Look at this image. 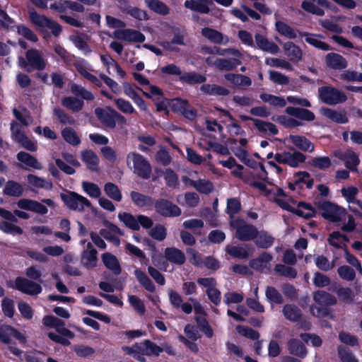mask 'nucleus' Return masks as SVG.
Here are the masks:
<instances>
[{
  "label": "nucleus",
  "mask_w": 362,
  "mask_h": 362,
  "mask_svg": "<svg viewBox=\"0 0 362 362\" xmlns=\"http://www.w3.org/2000/svg\"><path fill=\"white\" fill-rule=\"evenodd\" d=\"M220 163L223 167L228 169H232L233 168L236 167V168L239 169V171L233 170L231 172L232 175L236 177L243 178V170L244 169V167L242 165L237 163L233 157H229L226 160H221Z\"/></svg>",
  "instance_id": "nucleus-52"
},
{
  "label": "nucleus",
  "mask_w": 362,
  "mask_h": 362,
  "mask_svg": "<svg viewBox=\"0 0 362 362\" xmlns=\"http://www.w3.org/2000/svg\"><path fill=\"white\" fill-rule=\"evenodd\" d=\"M164 256L172 264L181 266L186 262L185 253L174 247H168L165 249Z\"/></svg>",
  "instance_id": "nucleus-22"
},
{
  "label": "nucleus",
  "mask_w": 362,
  "mask_h": 362,
  "mask_svg": "<svg viewBox=\"0 0 362 362\" xmlns=\"http://www.w3.org/2000/svg\"><path fill=\"white\" fill-rule=\"evenodd\" d=\"M132 160L134 165V173L140 178L148 180L152 173L151 163L144 156L136 152H130L127 156V162Z\"/></svg>",
  "instance_id": "nucleus-7"
},
{
  "label": "nucleus",
  "mask_w": 362,
  "mask_h": 362,
  "mask_svg": "<svg viewBox=\"0 0 362 362\" xmlns=\"http://www.w3.org/2000/svg\"><path fill=\"white\" fill-rule=\"evenodd\" d=\"M272 255L267 252H263L259 255V256L257 258L252 259L249 265L253 269L263 272L264 269L267 267V264L272 260Z\"/></svg>",
  "instance_id": "nucleus-30"
},
{
  "label": "nucleus",
  "mask_w": 362,
  "mask_h": 362,
  "mask_svg": "<svg viewBox=\"0 0 362 362\" xmlns=\"http://www.w3.org/2000/svg\"><path fill=\"white\" fill-rule=\"evenodd\" d=\"M265 296L268 302L273 305H281L284 303V297L281 293L274 286H268L266 288Z\"/></svg>",
  "instance_id": "nucleus-47"
},
{
  "label": "nucleus",
  "mask_w": 362,
  "mask_h": 362,
  "mask_svg": "<svg viewBox=\"0 0 362 362\" xmlns=\"http://www.w3.org/2000/svg\"><path fill=\"white\" fill-rule=\"evenodd\" d=\"M320 100L329 105H334L346 102V95L341 90L332 86H321L318 88Z\"/></svg>",
  "instance_id": "nucleus-10"
},
{
  "label": "nucleus",
  "mask_w": 362,
  "mask_h": 362,
  "mask_svg": "<svg viewBox=\"0 0 362 362\" xmlns=\"http://www.w3.org/2000/svg\"><path fill=\"white\" fill-rule=\"evenodd\" d=\"M97 250L95 249L91 243H88L87 250H84L82 255V260L85 261L84 264L88 267H95L97 262Z\"/></svg>",
  "instance_id": "nucleus-46"
},
{
  "label": "nucleus",
  "mask_w": 362,
  "mask_h": 362,
  "mask_svg": "<svg viewBox=\"0 0 362 362\" xmlns=\"http://www.w3.org/2000/svg\"><path fill=\"white\" fill-rule=\"evenodd\" d=\"M130 197L134 204L139 208H151L153 206L155 202L152 197L135 191L131 192Z\"/></svg>",
  "instance_id": "nucleus-27"
},
{
  "label": "nucleus",
  "mask_w": 362,
  "mask_h": 362,
  "mask_svg": "<svg viewBox=\"0 0 362 362\" xmlns=\"http://www.w3.org/2000/svg\"><path fill=\"white\" fill-rule=\"evenodd\" d=\"M54 115L57 117L59 122L62 124H71L74 125L76 123V120L71 115L67 114L64 110L55 107L53 110Z\"/></svg>",
  "instance_id": "nucleus-59"
},
{
  "label": "nucleus",
  "mask_w": 362,
  "mask_h": 362,
  "mask_svg": "<svg viewBox=\"0 0 362 362\" xmlns=\"http://www.w3.org/2000/svg\"><path fill=\"white\" fill-rule=\"evenodd\" d=\"M285 111L288 115L303 121L311 122L315 119V114L305 108L288 106Z\"/></svg>",
  "instance_id": "nucleus-23"
},
{
  "label": "nucleus",
  "mask_w": 362,
  "mask_h": 362,
  "mask_svg": "<svg viewBox=\"0 0 362 362\" xmlns=\"http://www.w3.org/2000/svg\"><path fill=\"white\" fill-rule=\"evenodd\" d=\"M104 191L110 199L116 202H120L122 199V195L118 186L112 182L105 183Z\"/></svg>",
  "instance_id": "nucleus-53"
},
{
  "label": "nucleus",
  "mask_w": 362,
  "mask_h": 362,
  "mask_svg": "<svg viewBox=\"0 0 362 362\" xmlns=\"http://www.w3.org/2000/svg\"><path fill=\"white\" fill-rule=\"evenodd\" d=\"M171 110L174 112H180L182 115L189 120H194L197 116L196 109L191 107L187 100L176 98L173 100Z\"/></svg>",
  "instance_id": "nucleus-13"
},
{
  "label": "nucleus",
  "mask_w": 362,
  "mask_h": 362,
  "mask_svg": "<svg viewBox=\"0 0 362 362\" xmlns=\"http://www.w3.org/2000/svg\"><path fill=\"white\" fill-rule=\"evenodd\" d=\"M23 192V186L19 182L14 180L7 181L3 190L4 194L16 197L22 196Z\"/></svg>",
  "instance_id": "nucleus-41"
},
{
  "label": "nucleus",
  "mask_w": 362,
  "mask_h": 362,
  "mask_svg": "<svg viewBox=\"0 0 362 362\" xmlns=\"http://www.w3.org/2000/svg\"><path fill=\"white\" fill-rule=\"evenodd\" d=\"M180 81L189 86L203 83L206 81V77L195 71L184 72L179 78Z\"/></svg>",
  "instance_id": "nucleus-33"
},
{
  "label": "nucleus",
  "mask_w": 362,
  "mask_h": 362,
  "mask_svg": "<svg viewBox=\"0 0 362 362\" xmlns=\"http://www.w3.org/2000/svg\"><path fill=\"white\" fill-rule=\"evenodd\" d=\"M94 113L97 119L106 128L113 129L117 124L123 125L127 123L126 118L110 106L105 108L96 107Z\"/></svg>",
  "instance_id": "nucleus-3"
},
{
  "label": "nucleus",
  "mask_w": 362,
  "mask_h": 362,
  "mask_svg": "<svg viewBox=\"0 0 362 362\" xmlns=\"http://www.w3.org/2000/svg\"><path fill=\"white\" fill-rule=\"evenodd\" d=\"M259 98L263 102L268 103L269 105L275 107H284L286 105L285 99L281 96L262 93L259 95Z\"/></svg>",
  "instance_id": "nucleus-51"
},
{
  "label": "nucleus",
  "mask_w": 362,
  "mask_h": 362,
  "mask_svg": "<svg viewBox=\"0 0 362 362\" xmlns=\"http://www.w3.org/2000/svg\"><path fill=\"white\" fill-rule=\"evenodd\" d=\"M226 252L233 257L245 259L249 257L248 252L242 247L238 246H227Z\"/></svg>",
  "instance_id": "nucleus-63"
},
{
  "label": "nucleus",
  "mask_w": 362,
  "mask_h": 362,
  "mask_svg": "<svg viewBox=\"0 0 362 362\" xmlns=\"http://www.w3.org/2000/svg\"><path fill=\"white\" fill-rule=\"evenodd\" d=\"M289 139L298 149L305 152H313L314 144L305 136L300 135H289Z\"/></svg>",
  "instance_id": "nucleus-31"
},
{
  "label": "nucleus",
  "mask_w": 362,
  "mask_h": 362,
  "mask_svg": "<svg viewBox=\"0 0 362 362\" xmlns=\"http://www.w3.org/2000/svg\"><path fill=\"white\" fill-rule=\"evenodd\" d=\"M200 90L209 95L226 96L230 94L228 88L217 84H203L200 87Z\"/></svg>",
  "instance_id": "nucleus-34"
},
{
  "label": "nucleus",
  "mask_w": 362,
  "mask_h": 362,
  "mask_svg": "<svg viewBox=\"0 0 362 362\" xmlns=\"http://www.w3.org/2000/svg\"><path fill=\"white\" fill-rule=\"evenodd\" d=\"M83 191L92 198H98L101 194V190L95 183L83 181L82 182Z\"/></svg>",
  "instance_id": "nucleus-61"
},
{
  "label": "nucleus",
  "mask_w": 362,
  "mask_h": 362,
  "mask_svg": "<svg viewBox=\"0 0 362 362\" xmlns=\"http://www.w3.org/2000/svg\"><path fill=\"white\" fill-rule=\"evenodd\" d=\"M65 325L64 321L59 319V322H57V325H55L54 328L59 334L49 332L47 333V336L52 341L64 346H68L71 344L69 339H74L75 334L73 332L66 328Z\"/></svg>",
  "instance_id": "nucleus-12"
},
{
  "label": "nucleus",
  "mask_w": 362,
  "mask_h": 362,
  "mask_svg": "<svg viewBox=\"0 0 362 362\" xmlns=\"http://www.w3.org/2000/svg\"><path fill=\"white\" fill-rule=\"evenodd\" d=\"M326 65L334 70H341L347 67L346 59L339 54L329 52L325 57Z\"/></svg>",
  "instance_id": "nucleus-20"
},
{
  "label": "nucleus",
  "mask_w": 362,
  "mask_h": 362,
  "mask_svg": "<svg viewBox=\"0 0 362 362\" xmlns=\"http://www.w3.org/2000/svg\"><path fill=\"white\" fill-rule=\"evenodd\" d=\"M321 113L325 117L338 124H346L349 122V119L345 113L328 107H322Z\"/></svg>",
  "instance_id": "nucleus-36"
},
{
  "label": "nucleus",
  "mask_w": 362,
  "mask_h": 362,
  "mask_svg": "<svg viewBox=\"0 0 362 362\" xmlns=\"http://www.w3.org/2000/svg\"><path fill=\"white\" fill-rule=\"evenodd\" d=\"M63 106L73 112H79L83 107L84 103L82 100L75 97H64L62 100Z\"/></svg>",
  "instance_id": "nucleus-49"
},
{
  "label": "nucleus",
  "mask_w": 362,
  "mask_h": 362,
  "mask_svg": "<svg viewBox=\"0 0 362 362\" xmlns=\"http://www.w3.org/2000/svg\"><path fill=\"white\" fill-rule=\"evenodd\" d=\"M273 157L277 163L287 165L294 168H298L300 163H305L306 160V156L296 150H294L293 152L284 151L281 153H276L275 155L271 152L267 156V159Z\"/></svg>",
  "instance_id": "nucleus-5"
},
{
  "label": "nucleus",
  "mask_w": 362,
  "mask_h": 362,
  "mask_svg": "<svg viewBox=\"0 0 362 362\" xmlns=\"http://www.w3.org/2000/svg\"><path fill=\"white\" fill-rule=\"evenodd\" d=\"M60 198L71 210L81 212L85 206H91L90 202L87 198L73 191L65 190V192L60 194Z\"/></svg>",
  "instance_id": "nucleus-9"
},
{
  "label": "nucleus",
  "mask_w": 362,
  "mask_h": 362,
  "mask_svg": "<svg viewBox=\"0 0 362 362\" xmlns=\"http://www.w3.org/2000/svg\"><path fill=\"white\" fill-rule=\"evenodd\" d=\"M338 356L341 362H358L352 351L347 347L339 346L337 347Z\"/></svg>",
  "instance_id": "nucleus-62"
},
{
  "label": "nucleus",
  "mask_w": 362,
  "mask_h": 362,
  "mask_svg": "<svg viewBox=\"0 0 362 362\" xmlns=\"http://www.w3.org/2000/svg\"><path fill=\"white\" fill-rule=\"evenodd\" d=\"M0 230L6 234L22 235L23 233V230L20 226L5 221L0 222Z\"/></svg>",
  "instance_id": "nucleus-64"
},
{
  "label": "nucleus",
  "mask_w": 362,
  "mask_h": 362,
  "mask_svg": "<svg viewBox=\"0 0 362 362\" xmlns=\"http://www.w3.org/2000/svg\"><path fill=\"white\" fill-rule=\"evenodd\" d=\"M124 11L126 14L129 15L138 21H147L150 18L146 11L138 7L129 6L124 8Z\"/></svg>",
  "instance_id": "nucleus-54"
},
{
  "label": "nucleus",
  "mask_w": 362,
  "mask_h": 362,
  "mask_svg": "<svg viewBox=\"0 0 362 362\" xmlns=\"http://www.w3.org/2000/svg\"><path fill=\"white\" fill-rule=\"evenodd\" d=\"M134 275L139 283L148 292L154 293L156 286L148 275L139 269L134 270Z\"/></svg>",
  "instance_id": "nucleus-39"
},
{
  "label": "nucleus",
  "mask_w": 362,
  "mask_h": 362,
  "mask_svg": "<svg viewBox=\"0 0 362 362\" xmlns=\"http://www.w3.org/2000/svg\"><path fill=\"white\" fill-rule=\"evenodd\" d=\"M334 291L337 293L338 297L341 301L347 304H351L353 303L355 295L350 288L340 287Z\"/></svg>",
  "instance_id": "nucleus-58"
},
{
  "label": "nucleus",
  "mask_w": 362,
  "mask_h": 362,
  "mask_svg": "<svg viewBox=\"0 0 362 362\" xmlns=\"http://www.w3.org/2000/svg\"><path fill=\"white\" fill-rule=\"evenodd\" d=\"M14 125L18 126V124L13 121L11 124V130L14 136L15 140L26 150L32 152L36 151L37 149L36 144L33 143L21 129H15Z\"/></svg>",
  "instance_id": "nucleus-15"
},
{
  "label": "nucleus",
  "mask_w": 362,
  "mask_h": 362,
  "mask_svg": "<svg viewBox=\"0 0 362 362\" xmlns=\"http://www.w3.org/2000/svg\"><path fill=\"white\" fill-rule=\"evenodd\" d=\"M274 271L279 275L284 277L295 279L297 276V271L296 269L282 264H276L274 267Z\"/></svg>",
  "instance_id": "nucleus-60"
},
{
  "label": "nucleus",
  "mask_w": 362,
  "mask_h": 362,
  "mask_svg": "<svg viewBox=\"0 0 362 362\" xmlns=\"http://www.w3.org/2000/svg\"><path fill=\"white\" fill-rule=\"evenodd\" d=\"M146 6L153 12L161 16L170 13V8L160 0H144Z\"/></svg>",
  "instance_id": "nucleus-37"
},
{
  "label": "nucleus",
  "mask_w": 362,
  "mask_h": 362,
  "mask_svg": "<svg viewBox=\"0 0 362 362\" xmlns=\"http://www.w3.org/2000/svg\"><path fill=\"white\" fill-rule=\"evenodd\" d=\"M16 158L18 161L23 163L28 167L37 170H41L42 166L37 159L31 154L25 151H20L17 153Z\"/></svg>",
  "instance_id": "nucleus-38"
},
{
  "label": "nucleus",
  "mask_w": 362,
  "mask_h": 362,
  "mask_svg": "<svg viewBox=\"0 0 362 362\" xmlns=\"http://www.w3.org/2000/svg\"><path fill=\"white\" fill-rule=\"evenodd\" d=\"M239 117L243 122L252 121L254 125L259 132L265 133L269 132L273 136H275L279 133L278 128L272 122L262 121L245 115H240Z\"/></svg>",
  "instance_id": "nucleus-16"
},
{
  "label": "nucleus",
  "mask_w": 362,
  "mask_h": 362,
  "mask_svg": "<svg viewBox=\"0 0 362 362\" xmlns=\"http://www.w3.org/2000/svg\"><path fill=\"white\" fill-rule=\"evenodd\" d=\"M287 347L291 354L302 358H305L308 354L305 346L298 339H290L287 342Z\"/></svg>",
  "instance_id": "nucleus-28"
},
{
  "label": "nucleus",
  "mask_w": 362,
  "mask_h": 362,
  "mask_svg": "<svg viewBox=\"0 0 362 362\" xmlns=\"http://www.w3.org/2000/svg\"><path fill=\"white\" fill-rule=\"evenodd\" d=\"M283 48L289 61L293 63H298L302 59V49L294 42L291 41L286 42L283 45Z\"/></svg>",
  "instance_id": "nucleus-24"
},
{
  "label": "nucleus",
  "mask_w": 362,
  "mask_h": 362,
  "mask_svg": "<svg viewBox=\"0 0 362 362\" xmlns=\"http://www.w3.org/2000/svg\"><path fill=\"white\" fill-rule=\"evenodd\" d=\"M241 64L242 61L235 57L228 59L220 58L217 59L214 62L216 67L221 71H233Z\"/></svg>",
  "instance_id": "nucleus-35"
},
{
  "label": "nucleus",
  "mask_w": 362,
  "mask_h": 362,
  "mask_svg": "<svg viewBox=\"0 0 362 362\" xmlns=\"http://www.w3.org/2000/svg\"><path fill=\"white\" fill-rule=\"evenodd\" d=\"M230 226L235 229V237L240 241L253 240L259 233L255 226L246 223L245 220L240 218L230 220Z\"/></svg>",
  "instance_id": "nucleus-6"
},
{
  "label": "nucleus",
  "mask_w": 362,
  "mask_h": 362,
  "mask_svg": "<svg viewBox=\"0 0 362 362\" xmlns=\"http://www.w3.org/2000/svg\"><path fill=\"white\" fill-rule=\"evenodd\" d=\"M224 78L235 86L248 87L252 85L251 78L245 75L228 73L224 75Z\"/></svg>",
  "instance_id": "nucleus-40"
},
{
  "label": "nucleus",
  "mask_w": 362,
  "mask_h": 362,
  "mask_svg": "<svg viewBox=\"0 0 362 362\" xmlns=\"http://www.w3.org/2000/svg\"><path fill=\"white\" fill-rule=\"evenodd\" d=\"M17 206L23 210L30 211L41 215L47 214L48 209L46 206L37 201L30 199H21L17 202Z\"/></svg>",
  "instance_id": "nucleus-18"
},
{
  "label": "nucleus",
  "mask_w": 362,
  "mask_h": 362,
  "mask_svg": "<svg viewBox=\"0 0 362 362\" xmlns=\"http://www.w3.org/2000/svg\"><path fill=\"white\" fill-rule=\"evenodd\" d=\"M153 207L159 216L165 218L178 217L182 214L181 209L167 199L159 198L155 200Z\"/></svg>",
  "instance_id": "nucleus-11"
},
{
  "label": "nucleus",
  "mask_w": 362,
  "mask_h": 362,
  "mask_svg": "<svg viewBox=\"0 0 362 362\" xmlns=\"http://www.w3.org/2000/svg\"><path fill=\"white\" fill-rule=\"evenodd\" d=\"M63 139L72 146H77L81 143V139L76 132L71 127H65L62 131Z\"/></svg>",
  "instance_id": "nucleus-55"
},
{
  "label": "nucleus",
  "mask_w": 362,
  "mask_h": 362,
  "mask_svg": "<svg viewBox=\"0 0 362 362\" xmlns=\"http://www.w3.org/2000/svg\"><path fill=\"white\" fill-rule=\"evenodd\" d=\"M164 180L168 187L172 189H177L179 187L180 183L178 176L173 169L166 168L165 170Z\"/></svg>",
  "instance_id": "nucleus-56"
},
{
  "label": "nucleus",
  "mask_w": 362,
  "mask_h": 362,
  "mask_svg": "<svg viewBox=\"0 0 362 362\" xmlns=\"http://www.w3.org/2000/svg\"><path fill=\"white\" fill-rule=\"evenodd\" d=\"M118 218L126 227L132 230H139L140 229V226L138 224V216L136 218L130 213L120 212L118 214Z\"/></svg>",
  "instance_id": "nucleus-42"
},
{
  "label": "nucleus",
  "mask_w": 362,
  "mask_h": 362,
  "mask_svg": "<svg viewBox=\"0 0 362 362\" xmlns=\"http://www.w3.org/2000/svg\"><path fill=\"white\" fill-rule=\"evenodd\" d=\"M313 299L320 307L315 308L316 312L313 308L311 310L314 315L319 317L328 316L331 313L329 306L335 305L337 302L334 296L325 291H315L313 294Z\"/></svg>",
  "instance_id": "nucleus-4"
},
{
  "label": "nucleus",
  "mask_w": 362,
  "mask_h": 362,
  "mask_svg": "<svg viewBox=\"0 0 362 362\" xmlns=\"http://www.w3.org/2000/svg\"><path fill=\"white\" fill-rule=\"evenodd\" d=\"M334 156L340 160L344 162V165L347 169L352 172L357 171V166L360 163L358 156L351 150L346 151H335Z\"/></svg>",
  "instance_id": "nucleus-14"
},
{
  "label": "nucleus",
  "mask_w": 362,
  "mask_h": 362,
  "mask_svg": "<svg viewBox=\"0 0 362 362\" xmlns=\"http://www.w3.org/2000/svg\"><path fill=\"white\" fill-rule=\"evenodd\" d=\"M316 2L318 5L329 8L330 2L328 0H310V1H303L301 3V8L306 12L318 16H323L325 11L322 8L315 6L313 3Z\"/></svg>",
  "instance_id": "nucleus-19"
},
{
  "label": "nucleus",
  "mask_w": 362,
  "mask_h": 362,
  "mask_svg": "<svg viewBox=\"0 0 362 362\" xmlns=\"http://www.w3.org/2000/svg\"><path fill=\"white\" fill-rule=\"evenodd\" d=\"M134 347L138 353L148 356H158L163 351V349L150 339H145L140 344H135Z\"/></svg>",
  "instance_id": "nucleus-17"
},
{
  "label": "nucleus",
  "mask_w": 362,
  "mask_h": 362,
  "mask_svg": "<svg viewBox=\"0 0 362 362\" xmlns=\"http://www.w3.org/2000/svg\"><path fill=\"white\" fill-rule=\"evenodd\" d=\"M301 37H305V42L313 46L315 48L323 51L332 50V47L325 42L317 40L315 37H322L320 35H316L313 33H310L307 32L300 33Z\"/></svg>",
  "instance_id": "nucleus-32"
},
{
  "label": "nucleus",
  "mask_w": 362,
  "mask_h": 362,
  "mask_svg": "<svg viewBox=\"0 0 362 362\" xmlns=\"http://www.w3.org/2000/svg\"><path fill=\"white\" fill-rule=\"evenodd\" d=\"M102 261L105 267L115 275H119L122 272V268L116 256L110 252L102 255Z\"/></svg>",
  "instance_id": "nucleus-26"
},
{
  "label": "nucleus",
  "mask_w": 362,
  "mask_h": 362,
  "mask_svg": "<svg viewBox=\"0 0 362 362\" xmlns=\"http://www.w3.org/2000/svg\"><path fill=\"white\" fill-rule=\"evenodd\" d=\"M25 58L18 57L19 66L27 73L33 71H42L46 68L47 62L41 52L37 49H30L25 52Z\"/></svg>",
  "instance_id": "nucleus-2"
},
{
  "label": "nucleus",
  "mask_w": 362,
  "mask_h": 362,
  "mask_svg": "<svg viewBox=\"0 0 362 362\" xmlns=\"http://www.w3.org/2000/svg\"><path fill=\"white\" fill-rule=\"evenodd\" d=\"M201 33L203 37L215 44L226 45L228 42L227 36H224L222 33L211 28H202Z\"/></svg>",
  "instance_id": "nucleus-21"
},
{
  "label": "nucleus",
  "mask_w": 362,
  "mask_h": 362,
  "mask_svg": "<svg viewBox=\"0 0 362 362\" xmlns=\"http://www.w3.org/2000/svg\"><path fill=\"white\" fill-rule=\"evenodd\" d=\"M28 13L30 22L36 25L39 30L42 33L44 38H49L51 36L45 30V28L51 30L52 34L54 37H58L61 35L62 27L57 21L47 18L45 15H40L33 8H29Z\"/></svg>",
  "instance_id": "nucleus-1"
},
{
  "label": "nucleus",
  "mask_w": 362,
  "mask_h": 362,
  "mask_svg": "<svg viewBox=\"0 0 362 362\" xmlns=\"http://www.w3.org/2000/svg\"><path fill=\"white\" fill-rule=\"evenodd\" d=\"M282 313L286 320L293 322H299L303 317L302 310L294 304L287 303L284 305Z\"/></svg>",
  "instance_id": "nucleus-29"
},
{
  "label": "nucleus",
  "mask_w": 362,
  "mask_h": 362,
  "mask_svg": "<svg viewBox=\"0 0 362 362\" xmlns=\"http://www.w3.org/2000/svg\"><path fill=\"white\" fill-rule=\"evenodd\" d=\"M275 29L281 35L288 39L293 40L297 37L296 31L287 23L277 21L275 23Z\"/></svg>",
  "instance_id": "nucleus-45"
},
{
  "label": "nucleus",
  "mask_w": 362,
  "mask_h": 362,
  "mask_svg": "<svg viewBox=\"0 0 362 362\" xmlns=\"http://www.w3.org/2000/svg\"><path fill=\"white\" fill-rule=\"evenodd\" d=\"M255 38L257 47L261 50L270 52L272 54H276L279 52V46L275 42L269 41L263 35L257 33Z\"/></svg>",
  "instance_id": "nucleus-25"
},
{
  "label": "nucleus",
  "mask_w": 362,
  "mask_h": 362,
  "mask_svg": "<svg viewBox=\"0 0 362 362\" xmlns=\"http://www.w3.org/2000/svg\"><path fill=\"white\" fill-rule=\"evenodd\" d=\"M27 180L30 185L37 188H42L50 190L53 187V184L50 181H47L44 178L40 177L33 174L27 175Z\"/></svg>",
  "instance_id": "nucleus-50"
},
{
  "label": "nucleus",
  "mask_w": 362,
  "mask_h": 362,
  "mask_svg": "<svg viewBox=\"0 0 362 362\" xmlns=\"http://www.w3.org/2000/svg\"><path fill=\"white\" fill-rule=\"evenodd\" d=\"M317 207L322 211V216L332 223L342 221L343 218L346 215V211L344 208L328 201L319 202Z\"/></svg>",
  "instance_id": "nucleus-8"
},
{
  "label": "nucleus",
  "mask_w": 362,
  "mask_h": 362,
  "mask_svg": "<svg viewBox=\"0 0 362 362\" xmlns=\"http://www.w3.org/2000/svg\"><path fill=\"white\" fill-rule=\"evenodd\" d=\"M241 210L240 201L237 198H230L227 200L226 213L232 219Z\"/></svg>",
  "instance_id": "nucleus-57"
},
{
  "label": "nucleus",
  "mask_w": 362,
  "mask_h": 362,
  "mask_svg": "<svg viewBox=\"0 0 362 362\" xmlns=\"http://www.w3.org/2000/svg\"><path fill=\"white\" fill-rule=\"evenodd\" d=\"M82 160L87 165L88 169L95 170L98 165V158L95 152L91 150H86L81 154Z\"/></svg>",
  "instance_id": "nucleus-48"
},
{
  "label": "nucleus",
  "mask_w": 362,
  "mask_h": 362,
  "mask_svg": "<svg viewBox=\"0 0 362 362\" xmlns=\"http://www.w3.org/2000/svg\"><path fill=\"white\" fill-rule=\"evenodd\" d=\"M255 240V245L259 248L262 249L271 247L274 242V238L264 230L259 232L257 237Z\"/></svg>",
  "instance_id": "nucleus-43"
},
{
  "label": "nucleus",
  "mask_w": 362,
  "mask_h": 362,
  "mask_svg": "<svg viewBox=\"0 0 362 362\" xmlns=\"http://www.w3.org/2000/svg\"><path fill=\"white\" fill-rule=\"evenodd\" d=\"M308 165L319 170L326 171L332 166L331 159L328 156H317L308 161Z\"/></svg>",
  "instance_id": "nucleus-44"
}]
</instances>
